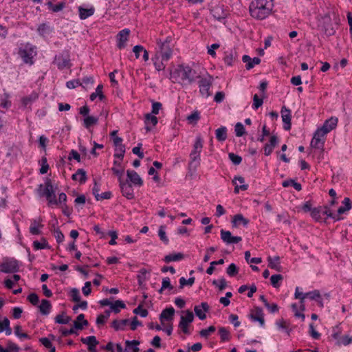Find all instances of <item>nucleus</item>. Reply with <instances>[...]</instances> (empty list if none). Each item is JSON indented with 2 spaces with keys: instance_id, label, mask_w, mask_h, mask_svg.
Returning <instances> with one entry per match:
<instances>
[{
  "instance_id": "59",
  "label": "nucleus",
  "mask_w": 352,
  "mask_h": 352,
  "mask_svg": "<svg viewBox=\"0 0 352 352\" xmlns=\"http://www.w3.org/2000/svg\"><path fill=\"white\" fill-rule=\"evenodd\" d=\"M324 210L323 211H322V212L324 214H326L327 217H331L332 219H333L335 221H339L341 219L340 217H338V215H336V214H333L330 209L329 208V207L327 206H324Z\"/></svg>"
},
{
  "instance_id": "38",
  "label": "nucleus",
  "mask_w": 352,
  "mask_h": 352,
  "mask_svg": "<svg viewBox=\"0 0 352 352\" xmlns=\"http://www.w3.org/2000/svg\"><path fill=\"white\" fill-rule=\"evenodd\" d=\"M38 98V95L36 93H32L30 95L23 97L21 99L22 104L24 107L32 104V102L35 101Z\"/></svg>"
},
{
  "instance_id": "28",
  "label": "nucleus",
  "mask_w": 352,
  "mask_h": 352,
  "mask_svg": "<svg viewBox=\"0 0 352 352\" xmlns=\"http://www.w3.org/2000/svg\"><path fill=\"white\" fill-rule=\"evenodd\" d=\"M84 325H88V321L85 319L84 314H81L77 316L76 320L74 322V327L76 329L81 330Z\"/></svg>"
},
{
  "instance_id": "25",
  "label": "nucleus",
  "mask_w": 352,
  "mask_h": 352,
  "mask_svg": "<svg viewBox=\"0 0 352 352\" xmlns=\"http://www.w3.org/2000/svg\"><path fill=\"white\" fill-rule=\"evenodd\" d=\"M175 314V309L173 307H169L164 309L160 314V319L162 323L164 320H173Z\"/></svg>"
},
{
  "instance_id": "41",
  "label": "nucleus",
  "mask_w": 352,
  "mask_h": 352,
  "mask_svg": "<svg viewBox=\"0 0 352 352\" xmlns=\"http://www.w3.org/2000/svg\"><path fill=\"white\" fill-rule=\"evenodd\" d=\"M282 185L283 187L293 186L296 190L300 191L302 189V186L300 183L296 182L294 179L285 180Z\"/></svg>"
},
{
  "instance_id": "54",
  "label": "nucleus",
  "mask_w": 352,
  "mask_h": 352,
  "mask_svg": "<svg viewBox=\"0 0 352 352\" xmlns=\"http://www.w3.org/2000/svg\"><path fill=\"white\" fill-rule=\"evenodd\" d=\"M14 333L19 338L30 339V336L27 333H22V331H21V327L20 325H16L14 327Z\"/></svg>"
},
{
  "instance_id": "2",
  "label": "nucleus",
  "mask_w": 352,
  "mask_h": 352,
  "mask_svg": "<svg viewBox=\"0 0 352 352\" xmlns=\"http://www.w3.org/2000/svg\"><path fill=\"white\" fill-rule=\"evenodd\" d=\"M171 78L177 80L180 78L183 82L188 84L192 83L196 78V72L189 66L179 65L177 67L170 73Z\"/></svg>"
},
{
  "instance_id": "42",
  "label": "nucleus",
  "mask_w": 352,
  "mask_h": 352,
  "mask_svg": "<svg viewBox=\"0 0 352 352\" xmlns=\"http://www.w3.org/2000/svg\"><path fill=\"white\" fill-rule=\"evenodd\" d=\"M55 322L58 324H65L69 322L71 318L65 315L64 313L62 314L57 315L55 318Z\"/></svg>"
},
{
  "instance_id": "13",
  "label": "nucleus",
  "mask_w": 352,
  "mask_h": 352,
  "mask_svg": "<svg viewBox=\"0 0 352 352\" xmlns=\"http://www.w3.org/2000/svg\"><path fill=\"white\" fill-rule=\"evenodd\" d=\"M130 34L129 29H124L121 30L118 34V43L117 46L119 49L124 48L126 46V42L128 41V38Z\"/></svg>"
},
{
  "instance_id": "34",
  "label": "nucleus",
  "mask_w": 352,
  "mask_h": 352,
  "mask_svg": "<svg viewBox=\"0 0 352 352\" xmlns=\"http://www.w3.org/2000/svg\"><path fill=\"white\" fill-rule=\"evenodd\" d=\"M129 322L128 319H124L121 320H115L112 322V327L116 331L124 330L126 325Z\"/></svg>"
},
{
  "instance_id": "48",
  "label": "nucleus",
  "mask_w": 352,
  "mask_h": 352,
  "mask_svg": "<svg viewBox=\"0 0 352 352\" xmlns=\"http://www.w3.org/2000/svg\"><path fill=\"white\" fill-rule=\"evenodd\" d=\"M195 277H191L186 280L184 277L179 279V287L183 288L185 285L192 286L195 282Z\"/></svg>"
},
{
  "instance_id": "49",
  "label": "nucleus",
  "mask_w": 352,
  "mask_h": 352,
  "mask_svg": "<svg viewBox=\"0 0 352 352\" xmlns=\"http://www.w3.org/2000/svg\"><path fill=\"white\" fill-rule=\"evenodd\" d=\"M215 327L214 326H210L207 329H202L199 331V334L201 337L207 338L212 333L215 331Z\"/></svg>"
},
{
  "instance_id": "26",
  "label": "nucleus",
  "mask_w": 352,
  "mask_h": 352,
  "mask_svg": "<svg viewBox=\"0 0 352 352\" xmlns=\"http://www.w3.org/2000/svg\"><path fill=\"white\" fill-rule=\"evenodd\" d=\"M72 179L74 181L78 180L80 184L85 183L87 179L86 171L82 168L78 169L76 173L72 175Z\"/></svg>"
},
{
  "instance_id": "6",
  "label": "nucleus",
  "mask_w": 352,
  "mask_h": 352,
  "mask_svg": "<svg viewBox=\"0 0 352 352\" xmlns=\"http://www.w3.org/2000/svg\"><path fill=\"white\" fill-rule=\"evenodd\" d=\"M170 38L167 37L164 41L161 40L157 41V43L160 51L157 54L162 58V61H168L172 56L173 50L170 45Z\"/></svg>"
},
{
  "instance_id": "17",
  "label": "nucleus",
  "mask_w": 352,
  "mask_h": 352,
  "mask_svg": "<svg viewBox=\"0 0 352 352\" xmlns=\"http://www.w3.org/2000/svg\"><path fill=\"white\" fill-rule=\"evenodd\" d=\"M245 179L241 176L234 177L232 180V183L235 185L234 192L236 194L239 193V190H246L248 188V184H244Z\"/></svg>"
},
{
  "instance_id": "64",
  "label": "nucleus",
  "mask_w": 352,
  "mask_h": 352,
  "mask_svg": "<svg viewBox=\"0 0 352 352\" xmlns=\"http://www.w3.org/2000/svg\"><path fill=\"white\" fill-rule=\"evenodd\" d=\"M28 300L33 305H37L39 302L38 296L35 293H32L28 296Z\"/></svg>"
},
{
  "instance_id": "46",
  "label": "nucleus",
  "mask_w": 352,
  "mask_h": 352,
  "mask_svg": "<svg viewBox=\"0 0 352 352\" xmlns=\"http://www.w3.org/2000/svg\"><path fill=\"white\" fill-rule=\"evenodd\" d=\"M125 153V146H120L119 147H116L114 157L118 158L122 161L123 160L124 155Z\"/></svg>"
},
{
  "instance_id": "4",
  "label": "nucleus",
  "mask_w": 352,
  "mask_h": 352,
  "mask_svg": "<svg viewBox=\"0 0 352 352\" xmlns=\"http://www.w3.org/2000/svg\"><path fill=\"white\" fill-rule=\"evenodd\" d=\"M203 148V140L200 136L197 137L193 150L190 154V161L188 164L190 170H195L200 164V153Z\"/></svg>"
},
{
  "instance_id": "60",
  "label": "nucleus",
  "mask_w": 352,
  "mask_h": 352,
  "mask_svg": "<svg viewBox=\"0 0 352 352\" xmlns=\"http://www.w3.org/2000/svg\"><path fill=\"white\" fill-rule=\"evenodd\" d=\"M320 294L318 290H314L305 294V296H307V298H309L314 300H318V298H320Z\"/></svg>"
},
{
  "instance_id": "52",
  "label": "nucleus",
  "mask_w": 352,
  "mask_h": 352,
  "mask_svg": "<svg viewBox=\"0 0 352 352\" xmlns=\"http://www.w3.org/2000/svg\"><path fill=\"white\" fill-rule=\"evenodd\" d=\"M235 133L237 137H241L245 133V128L241 122H237L235 125Z\"/></svg>"
},
{
  "instance_id": "18",
  "label": "nucleus",
  "mask_w": 352,
  "mask_h": 352,
  "mask_svg": "<svg viewBox=\"0 0 352 352\" xmlns=\"http://www.w3.org/2000/svg\"><path fill=\"white\" fill-rule=\"evenodd\" d=\"M338 120L337 118L331 117V118L327 120L320 128L326 134H327L336 128L338 124Z\"/></svg>"
},
{
  "instance_id": "58",
  "label": "nucleus",
  "mask_w": 352,
  "mask_h": 352,
  "mask_svg": "<svg viewBox=\"0 0 352 352\" xmlns=\"http://www.w3.org/2000/svg\"><path fill=\"white\" fill-rule=\"evenodd\" d=\"M167 288H168L170 289H173V286L170 284V280L168 277H166V278H163L162 287L160 289V292L162 293L164 289H167Z\"/></svg>"
},
{
  "instance_id": "45",
  "label": "nucleus",
  "mask_w": 352,
  "mask_h": 352,
  "mask_svg": "<svg viewBox=\"0 0 352 352\" xmlns=\"http://www.w3.org/2000/svg\"><path fill=\"white\" fill-rule=\"evenodd\" d=\"M80 341L83 344H86L88 346L89 344H91V345H92V344L93 345H98V342L97 341L96 337L94 336H89V337H87V338H82L80 339Z\"/></svg>"
},
{
  "instance_id": "44",
  "label": "nucleus",
  "mask_w": 352,
  "mask_h": 352,
  "mask_svg": "<svg viewBox=\"0 0 352 352\" xmlns=\"http://www.w3.org/2000/svg\"><path fill=\"white\" fill-rule=\"evenodd\" d=\"M126 307L125 304L121 300H116L114 303L111 304V309L115 313L118 314L120 312L119 308L124 309Z\"/></svg>"
},
{
  "instance_id": "21",
  "label": "nucleus",
  "mask_w": 352,
  "mask_h": 352,
  "mask_svg": "<svg viewBox=\"0 0 352 352\" xmlns=\"http://www.w3.org/2000/svg\"><path fill=\"white\" fill-rule=\"evenodd\" d=\"M242 60L243 63H246L245 68L248 70L251 69L256 65H258L261 63V59L258 57H254V58H252L248 55L243 56Z\"/></svg>"
},
{
  "instance_id": "56",
  "label": "nucleus",
  "mask_w": 352,
  "mask_h": 352,
  "mask_svg": "<svg viewBox=\"0 0 352 352\" xmlns=\"http://www.w3.org/2000/svg\"><path fill=\"white\" fill-rule=\"evenodd\" d=\"M70 296L73 301L78 302L80 301V296L79 290L76 288H74L70 292Z\"/></svg>"
},
{
  "instance_id": "7",
  "label": "nucleus",
  "mask_w": 352,
  "mask_h": 352,
  "mask_svg": "<svg viewBox=\"0 0 352 352\" xmlns=\"http://www.w3.org/2000/svg\"><path fill=\"white\" fill-rule=\"evenodd\" d=\"M19 261L13 258H5L0 265V272L9 274L19 272Z\"/></svg>"
},
{
  "instance_id": "30",
  "label": "nucleus",
  "mask_w": 352,
  "mask_h": 352,
  "mask_svg": "<svg viewBox=\"0 0 352 352\" xmlns=\"http://www.w3.org/2000/svg\"><path fill=\"white\" fill-rule=\"evenodd\" d=\"M51 308L52 305L50 302L46 299H43L41 305L38 306L39 311L43 315H48Z\"/></svg>"
},
{
  "instance_id": "27",
  "label": "nucleus",
  "mask_w": 352,
  "mask_h": 352,
  "mask_svg": "<svg viewBox=\"0 0 352 352\" xmlns=\"http://www.w3.org/2000/svg\"><path fill=\"white\" fill-rule=\"evenodd\" d=\"M184 258V255L181 253H171L164 256V261L166 263H170L175 261H179L182 260Z\"/></svg>"
},
{
  "instance_id": "51",
  "label": "nucleus",
  "mask_w": 352,
  "mask_h": 352,
  "mask_svg": "<svg viewBox=\"0 0 352 352\" xmlns=\"http://www.w3.org/2000/svg\"><path fill=\"white\" fill-rule=\"evenodd\" d=\"M200 119V113L197 111H193L187 117V120L190 123H196Z\"/></svg>"
},
{
  "instance_id": "20",
  "label": "nucleus",
  "mask_w": 352,
  "mask_h": 352,
  "mask_svg": "<svg viewBox=\"0 0 352 352\" xmlns=\"http://www.w3.org/2000/svg\"><path fill=\"white\" fill-rule=\"evenodd\" d=\"M249 223V220L245 218L241 214H236L232 217V224L233 227L243 226L246 227Z\"/></svg>"
},
{
  "instance_id": "15",
  "label": "nucleus",
  "mask_w": 352,
  "mask_h": 352,
  "mask_svg": "<svg viewBox=\"0 0 352 352\" xmlns=\"http://www.w3.org/2000/svg\"><path fill=\"white\" fill-rule=\"evenodd\" d=\"M322 30L327 36H333L336 33V30L330 18L328 17L324 19Z\"/></svg>"
},
{
  "instance_id": "32",
  "label": "nucleus",
  "mask_w": 352,
  "mask_h": 352,
  "mask_svg": "<svg viewBox=\"0 0 352 352\" xmlns=\"http://www.w3.org/2000/svg\"><path fill=\"white\" fill-rule=\"evenodd\" d=\"M140 344V342L138 340H126L125 341V351L126 352H129L131 351L132 352H139L140 349L138 347V346Z\"/></svg>"
},
{
  "instance_id": "8",
  "label": "nucleus",
  "mask_w": 352,
  "mask_h": 352,
  "mask_svg": "<svg viewBox=\"0 0 352 352\" xmlns=\"http://www.w3.org/2000/svg\"><path fill=\"white\" fill-rule=\"evenodd\" d=\"M54 63L56 64L59 69H63L69 67L70 58L68 52H64L62 54L56 55L54 58Z\"/></svg>"
},
{
  "instance_id": "23",
  "label": "nucleus",
  "mask_w": 352,
  "mask_h": 352,
  "mask_svg": "<svg viewBox=\"0 0 352 352\" xmlns=\"http://www.w3.org/2000/svg\"><path fill=\"white\" fill-rule=\"evenodd\" d=\"M211 13L214 18L221 20L227 16V12L221 6H217L211 9Z\"/></svg>"
},
{
  "instance_id": "40",
  "label": "nucleus",
  "mask_w": 352,
  "mask_h": 352,
  "mask_svg": "<svg viewBox=\"0 0 352 352\" xmlns=\"http://www.w3.org/2000/svg\"><path fill=\"white\" fill-rule=\"evenodd\" d=\"M160 57L159 56V55L156 54L155 57L152 58L155 67L157 71L164 70L166 67L165 65L164 64V61H162V58H161L160 60Z\"/></svg>"
},
{
  "instance_id": "10",
  "label": "nucleus",
  "mask_w": 352,
  "mask_h": 352,
  "mask_svg": "<svg viewBox=\"0 0 352 352\" xmlns=\"http://www.w3.org/2000/svg\"><path fill=\"white\" fill-rule=\"evenodd\" d=\"M212 77L209 76L208 78H201L199 81V92L202 96L208 98L211 95L210 89L212 85Z\"/></svg>"
},
{
  "instance_id": "53",
  "label": "nucleus",
  "mask_w": 352,
  "mask_h": 352,
  "mask_svg": "<svg viewBox=\"0 0 352 352\" xmlns=\"http://www.w3.org/2000/svg\"><path fill=\"white\" fill-rule=\"evenodd\" d=\"M221 238L223 242H232V234L230 231L221 230Z\"/></svg>"
},
{
  "instance_id": "43",
  "label": "nucleus",
  "mask_w": 352,
  "mask_h": 352,
  "mask_svg": "<svg viewBox=\"0 0 352 352\" xmlns=\"http://www.w3.org/2000/svg\"><path fill=\"white\" fill-rule=\"evenodd\" d=\"M283 279V276L281 274H274L270 277V282L274 287L278 288L280 287L279 282Z\"/></svg>"
},
{
  "instance_id": "61",
  "label": "nucleus",
  "mask_w": 352,
  "mask_h": 352,
  "mask_svg": "<svg viewBox=\"0 0 352 352\" xmlns=\"http://www.w3.org/2000/svg\"><path fill=\"white\" fill-rule=\"evenodd\" d=\"M253 101H254V102H253V104H252V107L254 109H257L263 103V98H259L257 94H255L254 96Z\"/></svg>"
},
{
  "instance_id": "37",
  "label": "nucleus",
  "mask_w": 352,
  "mask_h": 352,
  "mask_svg": "<svg viewBox=\"0 0 352 352\" xmlns=\"http://www.w3.org/2000/svg\"><path fill=\"white\" fill-rule=\"evenodd\" d=\"M98 118L88 116L83 120V125L86 129H89L91 126L98 123Z\"/></svg>"
},
{
  "instance_id": "47",
  "label": "nucleus",
  "mask_w": 352,
  "mask_h": 352,
  "mask_svg": "<svg viewBox=\"0 0 352 352\" xmlns=\"http://www.w3.org/2000/svg\"><path fill=\"white\" fill-rule=\"evenodd\" d=\"M322 212V207L314 208L311 211V216L317 221L321 219L320 213Z\"/></svg>"
},
{
  "instance_id": "57",
  "label": "nucleus",
  "mask_w": 352,
  "mask_h": 352,
  "mask_svg": "<svg viewBox=\"0 0 352 352\" xmlns=\"http://www.w3.org/2000/svg\"><path fill=\"white\" fill-rule=\"evenodd\" d=\"M226 272L230 276H234L238 273V268L234 263H231L227 268Z\"/></svg>"
},
{
  "instance_id": "5",
  "label": "nucleus",
  "mask_w": 352,
  "mask_h": 352,
  "mask_svg": "<svg viewBox=\"0 0 352 352\" xmlns=\"http://www.w3.org/2000/svg\"><path fill=\"white\" fill-rule=\"evenodd\" d=\"M19 54L25 63L32 65L34 64L33 58L36 54V47L30 43H26L20 47Z\"/></svg>"
},
{
  "instance_id": "29",
  "label": "nucleus",
  "mask_w": 352,
  "mask_h": 352,
  "mask_svg": "<svg viewBox=\"0 0 352 352\" xmlns=\"http://www.w3.org/2000/svg\"><path fill=\"white\" fill-rule=\"evenodd\" d=\"M158 120L157 118L153 114L146 113L145 115V124H146V130L147 131H151V127L148 126V124H151L153 126H155L157 124Z\"/></svg>"
},
{
  "instance_id": "24",
  "label": "nucleus",
  "mask_w": 352,
  "mask_h": 352,
  "mask_svg": "<svg viewBox=\"0 0 352 352\" xmlns=\"http://www.w3.org/2000/svg\"><path fill=\"white\" fill-rule=\"evenodd\" d=\"M267 261H268V267L271 269H274L276 270L277 272H281L282 267L280 265V257L276 256L274 257L268 256L267 257Z\"/></svg>"
},
{
  "instance_id": "14",
  "label": "nucleus",
  "mask_w": 352,
  "mask_h": 352,
  "mask_svg": "<svg viewBox=\"0 0 352 352\" xmlns=\"http://www.w3.org/2000/svg\"><path fill=\"white\" fill-rule=\"evenodd\" d=\"M126 176L129 180L135 186H142L143 185V180L133 170H127Z\"/></svg>"
},
{
  "instance_id": "63",
  "label": "nucleus",
  "mask_w": 352,
  "mask_h": 352,
  "mask_svg": "<svg viewBox=\"0 0 352 352\" xmlns=\"http://www.w3.org/2000/svg\"><path fill=\"white\" fill-rule=\"evenodd\" d=\"M82 85V82L80 80L76 79L73 80L67 81L66 83V86L69 89H74L78 86Z\"/></svg>"
},
{
  "instance_id": "62",
  "label": "nucleus",
  "mask_w": 352,
  "mask_h": 352,
  "mask_svg": "<svg viewBox=\"0 0 352 352\" xmlns=\"http://www.w3.org/2000/svg\"><path fill=\"white\" fill-rule=\"evenodd\" d=\"M133 313L135 314L140 315L141 317H146L148 316V311L145 309L142 308V305H140L137 308L133 310Z\"/></svg>"
},
{
  "instance_id": "12",
  "label": "nucleus",
  "mask_w": 352,
  "mask_h": 352,
  "mask_svg": "<svg viewBox=\"0 0 352 352\" xmlns=\"http://www.w3.org/2000/svg\"><path fill=\"white\" fill-rule=\"evenodd\" d=\"M119 182L123 196L126 197L128 199H133L134 198V193L131 184L128 182H123L122 179Z\"/></svg>"
},
{
  "instance_id": "3",
  "label": "nucleus",
  "mask_w": 352,
  "mask_h": 352,
  "mask_svg": "<svg viewBox=\"0 0 352 352\" xmlns=\"http://www.w3.org/2000/svg\"><path fill=\"white\" fill-rule=\"evenodd\" d=\"M40 197H45L49 205H57L58 201L53 190V186L51 179L47 178L45 182V188L43 184H40L37 189Z\"/></svg>"
},
{
  "instance_id": "11",
  "label": "nucleus",
  "mask_w": 352,
  "mask_h": 352,
  "mask_svg": "<svg viewBox=\"0 0 352 352\" xmlns=\"http://www.w3.org/2000/svg\"><path fill=\"white\" fill-rule=\"evenodd\" d=\"M281 117L283 122L284 123L283 128L286 131H289L291 129L292 127V115H291V111L287 109L285 106H283L281 108L280 111Z\"/></svg>"
},
{
  "instance_id": "16",
  "label": "nucleus",
  "mask_w": 352,
  "mask_h": 352,
  "mask_svg": "<svg viewBox=\"0 0 352 352\" xmlns=\"http://www.w3.org/2000/svg\"><path fill=\"white\" fill-rule=\"evenodd\" d=\"M209 308V305H208L207 302H201L200 305L195 307L194 311L196 316L200 320H204L206 318L205 312L208 311Z\"/></svg>"
},
{
  "instance_id": "19",
  "label": "nucleus",
  "mask_w": 352,
  "mask_h": 352,
  "mask_svg": "<svg viewBox=\"0 0 352 352\" xmlns=\"http://www.w3.org/2000/svg\"><path fill=\"white\" fill-rule=\"evenodd\" d=\"M252 320L258 322L261 327H263L265 324V320L263 317V310L260 307H256L254 312L252 313L250 316Z\"/></svg>"
},
{
  "instance_id": "31",
  "label": "nucleus",
  "mask_w": 352,
  "mask_h": 352,
  "mask_svg": "<svg viewBox=\"0 0 352 352\" xmlns=\"http://www.w3.org/2000/svg\"><path fill=\"white\" fill-rule=\"evenodd\" d=\"M113 164L116 166L112 167L111 170L113 174L118 177V179L120 181L122 179L124 170L122 167L120 162L115 160Z\"/></svg>"
},
{
  "instance_id": "33",
  "label": "nucleus",
  "mask_w": 352,
  "mask_h": 352,
  "mask_svg": "<svg viewBox=\"0 0 352 352\" xmlns=\"http://www.w3.org/2000/svg\"><path fill=\"white\" fill-rule=\"evenodd\" d=\"M236 53L234 51L230 50L225 52V56L223 58L225 63L231 66L233 64V62L236 59Z\"/></svg>"
},
{
  "instance_id": "35",
  "label": "nucleus",
  "mask_w": 352,
  "mask_h": 352,
  "mask_svg": "<svg viewBox=\"0 0 352 352\" xmlns=\"http://www.w3.org/2000/svg\"><path fill=\"white\" fill-rule=\"evenodd\" d=\"M215 135L217 139L223 142L227 139V129L226 126H221L215 131Z\"/></svg>"
},
{
  "instance_id": "22",
  "label": "nucleus",
  "mask_w": 352,
  "mask_h": 352,
  "mask_svg": "<svg viewBox=\"0 0 352 352\" xmlns=\"http://www.w3.org/2000/svg\"><path fill=\"white\" fill-rule=\"evenodd\" d=\"M42 219L38 217L36 219H33L31 221V224L30 226V232L32 234H40V228L43 227L42 224Z\"/></svg>"
},
{
  "instance_id": "39",
  "label": "nucleus",
  "mask_w": 352,
  "mask_h": 352,
  "mask_svg": "<svg viewBox=\"0 0 352 352\" xmlns=\"http://www.w3.org/2000/svg\"><path fill=\"white\" fill-rule=\"evenodd\" d=\"M324 144V139L318 138L316 137H313L311 141V146L314 148H320L323 149Z\"/></svg>"
},
{
  "instance_id": "50",
  "label": "nucleus",
  "mask_w": 352,
  "mask_h": 352,
  "mask_svg": "<svg viewBox=\"0 0 352 352\" xmlns=\"http://www.w3.org/2000/svg\"><path fill=\"white\" fill-rule=\"evenodd\" d=\"M219 333L222 341H228L230 340L229 331L225 327H220Z\"/></svg>"
},
{
  "instance_id": "1",
  "label": "nucleus",
  "mask_w": 352,
  "mask_h": 352,
  "mask_svg": "<svg viewBox=\"0 0 352 352\" xmlns=\"http://www.w3.org/2000/svg\"><path fill=\"white\" fill-rule=\"evenodd\" d=\"M272 0H253L249 7L250 15L258 20H263L270 15L273 9Z\"/></svg>"
},
{
  "instance_id": "9",
  "label": "nucleus",
  "mask_w": 352,
  "mask_h": 352,
  "mask_svg": "<svg viewBox=\"0 0 352 352\" xmlns=\"http://www.w3.org/2000/svg\"><path fill=\"white\" fill-rule=\"evenodd\" d=\"M194 316L193 314L187 310L186 311V316H182L181 320L179 323V327L182 330V331L186 334H190V331L188 330V324L193 321Z\"/></svg>"
},
{
  "instance_id": "55",
  "label": "nucleus",
  "mask_w": 352,
  "mask_h": 352,
  "mask_svg": "<svg viewBox=\"0 0 352 352\" xmlns=\"http://www.w3.org/2000/svg\"><path fill=\"white\" fill-rule=\"evenodd\" d=\"M228 157H229V159L231 160V162L234 165H239V164H241V162L242 161V158L241 156L236 155L233 153H229Z\"/></svg>"
},
{
  "instance_id": "36",
  "label": "nucleus",
  "mask_w": 352,
  "mask_h": 352,
  "mask_svg": "<svg viewBox=\"0 0 352 352\" xmlns=\"http://www.w3.org/2000/svg\"><path fill=\"white\" fill-rule=\"evenodd\" d=\"M79 10V16L81 19H86L89 16H91L94 13V8H83L82 7L78 8Z\"/></svg>"
}]
</instances>
